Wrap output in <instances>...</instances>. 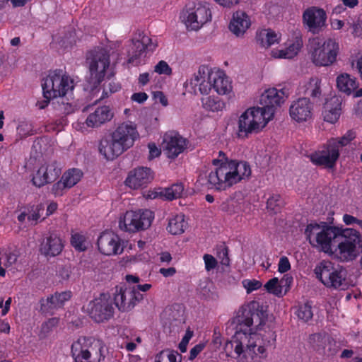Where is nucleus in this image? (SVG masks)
<instances>
[{
    "mask_svg": "<svg viewBox=\"0 0 362 362\" xmlns=\"http://www.w3.org/2000/svg\"><path fill=\"white\" fill-rule=\"evenodd\" d=\"M100 252L105 255L121 254L123 247L119 237L112 232H104L98 239Z\"/></svg>",
    "mask_w": 362,
    "mask_h": 362,
    "instance_id": "nucleus-21",
    "label": "nucleus"
},
{
    "mask_svg": "<svg viewBox=\"0 0 362 362\" xmlns=\"http://www.w3.org/2000/svg\"><path fill=\"white\" fill-rule=\"evenodd\" d=\"M54 109L61 115H69L74 111V106L65 101V99L61 98L56 103H54Z\"/></svg>",
    "mask_w": 362,
    "mask_h": 362,
    "instance_id": "nucleus-49",
    "label": "nucleus"
},
{
    "mask_svg": "<svg viewBox=\"0 0 362 362\" xmlns=\"http://www.w3.org/2000/svg\"><path fill=\"white\" fill-rule=\"evenodd\" d=\"M62 168L56 161L42 165L33 177V185L41 187L47 184L54 182L60 175Z\"/></svg>",
    "mask_w": 362,
    "mask_h": 362,
    "instance_id": "nucleus-20",
    "label": "nucleus"
},
{
    "mask_svg": "<svg viewBox=\"0 0 362 362\" xmlns=\"http://www.w3.org/2000/svg\"><path fill=\"white\" fill-rule=\"evenodd\" d=\"M163 351L164 352H165V358H167L168 362H177V358H182V356L178 354L177 351L170 349H166Z\"/></svg>",
    "mask_w": 362,
    "mask_h": 362,
    "instance_id": "nucleus-63",
    "label": "nucleus"
},
{
    "mask_svg": "<svg viewBox=\"0 0 362 362\" xmlns=\"http://www.w3.org/2000/svg\"><path fill=\"white\" fill-rule=\"evenodd\" d=\"M291 269V264L288 257L284 256L279 259L278 264V271L280 273H285Z\"/></svg>",
    "mask_w": 362,
    "mask_h": 362,
    "instance_id": "nucleus-57",
    "label": "nucleus"
},
{
    "mask_svg": "<svg viewBox=\"0 0 362 362\" xmlns=\"http://www.w3.org/2000/svg\"><path fill=\"white\" fill-rule=\"evenodd\" d=\"M142 299L143 295L135 289V286H116L114 303L121 312L130 311Z\"/></svg>",
    "mask_w": 362,
    "mask_h": 362,
    "instance_id": "nucleus-14",
    "label": "nucleus"
},
{
    "mask_svg": "<svg viewBox=\"0 0 362 362\" xmlns=\"http://www.w3.org/2000/svg\"><path fill=\"white\" fill-rule=\"evenodd\" d=\"M257 42L263 47H269L278 41L276 34L271 30H262L257 34Z\"/></svg>",
    "mask_w": 362,
    "mask_h": 362,
    "instance_id": "nucleus-38",
    "label": "nucleus"
},
{
    "mask_svg": "<svg viewBox=\"0 0 362 362\" xmlns=\"http://www.w3.org/2000/svg\"><path fill=\"white\" fill-rule=\"evenodd\" d=\"M89 339L83 338L78 339L71 346L72 356L76 362H88L90 352L88 350Z\"/></svg>",
    "mask_w": 362,
    "mask_h": 362,
    "instance_id": "nucleus-31",
    "label": "nucleus"
},
{
    "mask_svg": "<svg viewBox=\"0 0 362 362\" xmlns=\"http://www.w3.org/2000/svg\"><path fill=\"white\" fill-rule=\"evenodd\" d=\"M209 80L212 81L215 91L220 95L229 93L232 90L231 83L228 78L220 71L208 73Z\"/></svg>",
    "mask_w": 362,
    "mask_h": 362,
    "instance_id": "nucleus-27",
    "label": "nucleus"
},
{
    "mask_svg": "<svg viewBox=\"0 0 362 362\" xmlns=\"http://www.w3.org/2000/svg\"><path fill=\"white\" fill-rule=\"evenodd\" d=\"M339 53V43L332 38L322 42L315 37L309 40L308 54L312 63L317 67H328L337 62Z\"/></svg>",
    "mask_w": 362,
    "mask_h": 362,
    "instance_id": "nucleus-4",
    "label": "nucleus"
},
{
    "mask_svg": "<svg viewBox=\"0 0 362 362\" xmlns=\"http://www.w3.org/2000/svg\"><path fill=\"white\" fill-rule=\"evenodd\" d=\"M89 339L88 350L90 352V358L88 362H100L104 358L103 354V346L100 340Z\"/></svg>",
    "mask_w": 362,
    "mask_h": 362,
    "instance_id": "nucleus-37",
    "label": "nucleus"
},
{
    "mask_svg": "<svg viewBox=\"0 0 362 362\" xmlns=\"http://www.w3.org/2000/svg\"><path fill=\"white\" fill-rule=\"evenodd\" d=\"M305 94L311 97L314 103L322 101L321 80L317 77H312L305 86Z\"/></svg>",
    "mask_w": 362,
    "mask_h": 362,
    "instance_id": "nucleus-34",
    "label": "nucleus"
},
{
    "mask_svg": "<svg viewBox=\"0 0 362 362\" xmlns=\"http://www.w3.org/2000/svg\"><path fill=\"white\" fill-rule=\"evenodd\" d=\"M113 117V112L109 106L104 105L97 107L95 111L90 114L86 124L88 127L95 128L101 126Z\"/></svg>",
    "mask_w": 362,
    "mask_h": 362,
    "instance_id": "nucleus-26",
    "label": "nucleus"
},
{
    "mask_svg": "<svg viewBox=\"0 0 362 362\" xmlns=\"http://www.w3.org/2000/svg\"><path fill=\"white\" fill-rule=\"evenodd\" d=\"M218 154L219 158L212 160L213 165L218 166L208 175L209 188L226 190L251 175L250 166L247 162L229 160L223 151Z\"/></svg>",
    "mask_w": 362,
    "mask_h": 362,
    "instance_id": "nucleus-2",
    "label": "nucleus"
},
{
    "mask_svg": "<svg viewBox=\"0 0 362 362\" xmlns=\"http://www.w3.org/2000/svg\"><path fill=\"white\" fill-rule=\"evenodd\" d=\"M317 278L327 288L346 290L349 284L346 272L341 267L334 266L329 261H322L315 269Z\"/></svg>",
    "mask_w": 362,
    "mask_h": 362,
    "instance_id": "nucleus-7",
    "label": "nucleus"
},
{
    "mask_svg": "<svg viewBox=\"0 0 362 362\" xmlns=\"http://www.w3.org/2000/svg\"><path fill=\"white\" fill-rule=\"evenodd\" d=\"M202 107L206 111L218 112L225 108V103L218 97L208 96L202 98Z\"/></svg>",
    "mask_w": 362,
    "mask_h": 362,
    "instance_id": "nucleus-36",
    "label": "nucleus"
},
{
    "mask_svg": "<svg viewBox=\"0 0 362 362\" xmlns=\"http://www.w3.org/2000/svg\"><path fill=\"white\" fill-rule=\"evenodd\" d=\"M71 243L76 250L79 251H84L86 249L85 237L83 235L78 233L72 235Z\"/></svg>",
    "mask_w": 362,
    "mask_h": 362,
    "instance_id": "nucleus-50",
    "label": "nucleus"
},
{
    "mask_svg": "<svg viewBox=\"0 0 362 362\" xmlns=\"http://www.w3.org/2000/svg\"><path fill=\"white\" fill-rule=\"evenodd\" d=\"M147 94L144 92L136 93L132 95V100L139 103H143L144 101L147 100Z\"/></svg>",
    "mask_w": 362,
    "mask_h": 362,
    "instance_id": "nucleus-64",
    "label": "nucleus"
},
{
    "mask_svg": "<svg viewBox=\"0 0 362 362\" xmlns=\"http://www.w3.org/2000/svg\"><path fill=\"white\" fill-rule=\"evenodd\" d=\"M187 225L185 216L180 214L169 219L167 230L172 235H180L185 232Z\"/></svg>",
    "mask_w": 362,
    "mask_h": 362,
    "instance_id": "nucleus-35",
    "label": "nucleus"
},
{
    "mask_svg": "<svg viewBox=\"0 0 362 362\" xmlns=\"http://www.w3.org/2000/svg\"><path fill=\"white\" fill-rule=\"evenodd\" d=\"M270 119L261 108H248L239 117L238 137L247 138L250 134L259 133Z\"/></svg>",
    "mask_w": 362,
    "mask_h": 362,
    "instance_id": "nucleus-8",
    "label": "nucleus"
},
{
    "mask_svg": "<svg viewBox=\"0 0 362 362\" xmlns=\"http://www.w3.org/2000/svg\"><path fill=\"white\" fill-rule=\"evenodd\" d=\"M17 133L21 139L33 135L34 131L32 123L27 120L21 121L17 127Z\"/></svg>",
    "mask_w": 362,
    "mask_h": 362,
    "instance_id": "nucleus-48",
    "label": "nucleus"
},
{
    "mask_svg": "<svg viewBox=\"0 0 362 362\" xmlns=\"http://www.w3.org/2000/svg\"><path fill=\"white\" fill-rule=\"evenodd\" d=\"M308 344L311 350L322 356H334L339 351L334 339L325 332L310 334Z\"/></svg>",
    "mask_w": 362,
    "mask_h": 362,
    "instance_id": "nucleus-15",
    "label": "nucleus"
},
{
    "mask_svg": "<svg viewBox=\"0 0 362 362\" xmlns=\"http://www.w3.org/2000/svg\"><path fill=\"white\" fill-rule=\"evenodd\" d=\"M338 227L329 226L325 222L320 224L311 223L305 228V234L309 243L313 246L320 247L325 252L332 251L336 247Z\"/></svg>",
    "mask_w": 362,
    "mask_h": 362,
    "instance_id": "nucleus-5",
    "label": "nucleus"
},
{
    "mask_svg": "<svg viewBox=\"0 0 362 362\" xmlns=\"http://www.w3.org/2000/svg\"><path fill=\"white\" fill-rule=\"evenodd\" d=\"M206 344L204 342H201L197 345H195L189 352V359L190 361L194 360L205 348Z\"/></svg>",
    "mask_w": 362,
    "mask_h": 362,
    "instance_id": "nucleus-59",
    "label": "nucleus"
},
{
    "mask_svg": "<svg viewBox=\"0 0 362 362\" xmlns=\"http://www.w3.org/2000/svg\"><path fill=\"white\" fill-rule=\"evenodd\" d=\"M181 17L187 28L197 30L211 19V11L206 5L200 2H189Z\"/></svg>",
    "mask_w": 362,
    "mask_h": 362,
    "instance_id": "nucleus-10",
    "label": "nucleus"
},
{
    "mask_svg": "<svg viewBox=\"0 0 362 362\" xmlns=\"http://www.w3.org/2000/svg\"><path fill=\"white\" fill-rule=\"evenodd\" d=\"M211 344L214 349H219L222 344V337L218 327H215L214 329V334Z\"/></svg>",
    "mask_w": 362,
    "mask_h": 362,
    "instance_id": "nucleus-56",
    "label": "nucleus"
},
{
    "mask_svg": "<svg viewBox=\"0 0 362 362\" xmlns=\"http://www.w3.org/2000/svg\"><path fill=\"white\" fill-rule=\"evenodd\" d=\"M64 248V243L59 235L50 233L45 237L40 245V252L47 257L59 255Z\"/></svg>",
    "mask_w": 362,
    "mask_h": 362,
    "instance_id": "nucleus-24",
    "label": "nucleus"
},
{
    "mask_svg": "<svg viewBox=\"0 0 362 362\" xmlns=\"http://www.w3.org/2000/svg\"><path fill=\"white\" fill-rule=\"evenodd\" d=\"M154 71L159 74L170 75L172 69L165 61H160L154 67Z\"/></svg>",
    "mask_w": 362,
    "mask_h": 362,
    "instance_id": "nucleus-54",
    "label": "nucleus"
},
{
    "mask_svg": "<svg viewBox=\"0 0 362 362\" xmlns=\"http://www.w3.org/2000/svg\"><path fill=\"white\" fill-rule=\"evenodd\" d=\"M336 256L342 262L354 259L356 257V248L351 244L347 245L344 242L336 241Z\"/></svg>",
    "mask_w": 362,
    "mask_h": 362,
    "instance_id": "nucleus-33",
    "label": "nucleus"
},
{
    "mask_svg": "<svg viewBox=\"0 0 362 362\" xmlns=\"http://www.w3.org/2000/svg\"><path fill=\"white\" fill-rule=\"evenodd\" d=\"M313 106L308 98H300L293 102L289 108L291 117L298 122H306L312 117Z\"/></svg>",
    "mask_w": 362,
    "mask_h": 362,
    "instance_id": "nucleus-22",
    "label": "nucleus"
},
{
    "mask_svg": "<svg viewBox=\"0 0 362 362\" xmlns=\"http://www.w3.org/2000/svg\"><path fill=\"white\" fill-rule=\"evenodd\" d=\"M341 111V101L337 97H332L327 100L323 106L322 115L325 121L329 123L336 122Z\"/></svg>",
    "mask_w": 362,
    "mask_h": 362,
    "instance_id": "nucleus-28",
    "label": "nucleus"
},
{
    "mask_svg": "<svg viewBox=\"0 0 362 362\" xmlns=\"http://www.w3.org/2000/svg\"><path fill=\"white\" fill-rule=\"evenodd\" d=\"M327 14L322 8L312 6L304 11L303 23L308 30L313 34H318L327 26Z\"/></svg>",
    "mask_w": 362,
    "mask_h": 362,
    "instance_id": "nucleus-19",
    "label": "nucleus"
},
{
    "mask_svg": "<svg viewBox=\"0 0 362 362\" xmlns=\"http://www.w3.org/2000/svg\"><path fill=\"white\" fill-rule=\"evenodd\" d=\"M139 137L135 124L123 122L111 134L110 141H100L99 151L107 160H112L133 146Z\"/></svg>",
    "mask_w": 362,
    "mask_h": 362,
    "instance_id": "nucleus-3",
    "label": "nucleus"
},
{
    "mask_svg": "<svg viewBox=\"0 0 362 362\" xmlns=\"http://www.w3.org/2000/svg\"><path fill=\"white\" fill-rule=\"evenodd\" d=\"M199 91L201 94L203 95H207L209 93L210 90L213 88L212 86V81L211 80H209V78L207 77V80H204L199 85Z\"/></svg>",
    "mask_w": 362,
    "mask_h": 362,
    "instance_id": "nucleus-58",
    "label": "nucleus"
},
{
    "mask_svg": "<svg viewBox=\"0 0 362 362\" xmlns=\"http://www.w3.org/2000/svg\"><path fill=\"white\" fill-rule=\"evenodd\" d=\"M71 297L70 291L55 293L47 298H41L40 311L43 313H52L54 309L62 307L64 302L69 300Z\"/></svg>",
    "mask_w": 362,
    "mask_h": 362,
    "instance_id": "nucleus-25",
    "label": "nucleus"
},
{
    "mask_svg": "<svg viewBox=\"0 0 362 362\" xmlns=\"http://www.w3.org/2000/svg\"><path fill=\"white\" fill-rule=\"evenodd\" d=\"M288 90L272 88L266 90L260 97V108L272 119L274 114V107L280 106L288 97Z\"/></svg>",
    "mask_w": 362,
    "mask_h": 362,
    "instance_id": "nucleus-16",
    "label": "nucleus"
},
{
    "mask_svg": "<svg viewBox=\"0 0 362 362\" xmlns=\"http://www.w3.org/2000/svg\"><path fill=\"white\" fill-rule=\"evenodd\" d=\"M161 146L166 156L174 159L187 148V141L179 133L170 131L164 134Z\"/></svg>",
    "mask_w": 362,
    "mask_h": 362,
    "instance_id": "nucleus-18",
    "label": "nucleus"
},
{
    "mask_svg": "<svg viewBox=\"0 0 362 362\" xmlns=\"http://www.w3.org/2000/svg\"><path fill=\"white\" fill-rule=\"evenodd\" d=\"M45 209V206L42 204H37V206H33L31 207L30 212L31 214L28 216V220H32L35 221H37V220L41 217V211H43Z\"/></svg>",
    "mask_w": 362,
    "mask_h": 362,
    "instance_id": "nucleus-53",
    "label": "nucleus"
},
{
    "mask_svg": "<svg viewBox=\"0 0 362 362\" xmlns=\"http://www.w3.org/2000/svg\"><path fill=\"white\" fill-rule=\"evenodd\" d=\"M356 137V133L352 130H349L344 135L339 138H332L329 140L336 143L335 146L340 151L342 148L349 144Z\"/></svg>",
    "mask_w": 362,
    "mask_h": 362,
    "instance_id": "nucleus-45",
    "label": "nucleus"
},
{
    "mask_svg": "<svg viewBox=\"0 0 362 362\" xmlns=\"http://www.w3.org/2000/svg\"><path fill=\"white\" fill-rule=\"evenodd\" d=\"M112 300L107 293H101L90 300L86 307V312L96 322H104L113 317Z\"/></svg>",
    "mask_w": 362,
    "mask_h": 362,
    "instance_id": "nucleus-11",
    "label": "nucleus"
},
{
    "mask_svg": "<svg viewBox=\"0 0 362 362\" xmlns=\"http://www.w3.org/2000/svg\"><path fill=\"white\" fill-rule=\"evenodd\" d=\"M132 46L128 52V63L138 65L139 59L146 51H153L157 45L152 42V40L143 32H138L132 40Z\"/></svg>",
    "mask_w": 362,
    "mask_h": 362,
    "instance_id": "nucleus-17",
    "label": "nucleus"
},
{
    "mask_svg": "<svg viewBox=\"0 0 362 362\" xmlns=\"http://www.w3.org/2000/svg\"><path fill=\"white\" fill-rule=\"evenodd\" d=\"M42 87L44 97H62L74 88V81L69 76L63 74L62 70L57 69L51 72L45 78Z\"/></svg>",
    "mask_w": 362,
    "mask_h": 362,
    "instance_id": "nucleus-9",
    "label": "nucleus"
},
{
    "mask_svg": "<svg viewBox=\"0 0 362 362\" xmlns=\"http://www.w3.org/2000/svg\"><path fill=\"white\" fill-rule=\"evenodd\" d=\"M149 149V159L151 160L160 155L161 151L157 147L155 143H149L148 145Z\"/></svg>",
    "mask_w": 362,
    "mask_h": 362,
    "instance_id": "nucleus-62",
    "label": "nucleus"
},
{
    "mask_svg": "<svg viewBox=\"0 0 362 362\" xmlns=\"http://www.w3.org/2000/svg\"><path fill=\"white\" fill-rule=\"evenodd\" d=\"M303 46L300 40H296L295 42L290 45L284 49L279 51V54L276 56L279 58L292 59L297 55Z\"/></svg>",
    "mask_w": 362,
    "mask_h": 362,
    "instance_id": "nucleus-41",
    "label": "nucleus"
},
{
    "mask_svg": "<svg viewBox=\"0 0 362 362\" xmlns=\"http://www.w3.org/2000/svg\"><path fill=\"white\" fill-rule=\"evenodd\" d=\"M243 285L244 288L247 290V293H250L259 288L262 284L259 281L255 279H245L243 281Z\"/></svg>",
    "mask_w": 362,
    "mask_h": 362,
    "instance_id": "nucleus-51",
    "label": "nucleus"
},
{
    "mask_svg": "<svg viewBox=\"0 0 362 362\" xmlns=\"http://www.w3.org/2000/svg\"><path fill=\"white\" fill-rule=\"evenodd\" d=\"M266 315L257 302L243 306L228 321L235 329L231 339L224 346L226 356L240 362H262L267 357L269 348L275 346L276 335L269 331L262 334L252 332V327L259 328L264 323Z\"/></svg>",
    "mask_w": 362,
    "mask_h": 362,
    "instance_id": "nucleus-1",
    "label": "nucleus"
},
{
    "mask_svg": "<svg viewBox=\"0 0 362 362\" xmlns=\"http://www.w3.org/2000/svg\"><path fill=\"white\" fill-rule=\"evenodd\" d=\"M293 282V277L288 274H285L283 278L279 280V284L283 285V288L285 287L284 292H283V296L285 295L287 291L289 290L290 286Z\"/></svg>",
    "mask_w": 362,
    "mask_h": 362,
    "instance_id": "nucleus-60",
    "label": "nucleus"
},
{
    "mask_svg": "<svg viewBox=\"0 0 362 362\" xmlns=\"http://www.w3.org/2000/svg\"><path fill=\"white\" fill-rule=\"evenodd\" d=\"M296 315L300 320L305 322L311 320L313 316L311 303L306 302L303 305H300L296 311Z\"/></svg>",
    "mask_w": 362,
    "mask_h": 362,
    "instance_id": "nucleus-44",
    "label": "nucleus"
},
{
    "mask_svg": "<svg viewBox=\"0 0 362 362\" xmlns=\"http://www.w3.org/2000/svg\"><path fill=\"white\" fill-rule=\"evenodd\" d=\"M250 25L247 15L243 11H237L233 14V19L230 23L229 28L235 35H243Z\"/></svg>",
    "mask_w": 362,
    "mask_h": 362,
    "instance_id": "nucleus-30",
    "label": "nucleus"
},
{
    "mask_svg": "<svg viewBox=\"0 0 362 362\" xmlns=\"http://www.w3.org/2000/svg\"><path fill=\"white\" fill-rule=\"evenodd\" d=\"M283 205L284 201L279 194L272 195L268 199L267 202V209L274 214L279 212Z\"/></svg>",
    "mask_w": 362,
    "mask_h": 362,
    "instance_id": "nucleus-47",
    "label": "nucleus"
},
{
    "mask_svg": "<svg viewBox=\"0 0 362 362\" xmlns=\"http://www.w3.org/2000/svg\"><path fill=\"white\" fill-rule=\"evenodd\" d=\"M218 257L221 259V264L222 265L228 266L230 264V259L228 257V250L227 247H223L218 252Z\"/></svg>",
    "mask_w": 362,
    "mask_h": 362,
    "instance_id": "nucleus-61",
    "label": "nucleus"
},
{
    "mask_svg": "<svg viewBox=\"0 0 362 362\" xmlns=\"http://www.w3.org/2000/svg\"><path fill=\"white\" fill-rule=\"evenodd\" d=\"M335 144L329 139L317 151L308 156L310 161L317 166H322L327 169L334 168L340 155V151Z\"/></svg>",
    "mask_w": 362,
    "mask_h": 362,
    "instance_id": "nucleus-13",
    "label": "nucleus"
},
{
    "mask_svg": "<svg viewBox=\"0 0 362 362\" xmlns=\"http://www.w3.org/2000/svg\"><path fill=\"white\" fill-rule=\"evenodd\" d=\"M183 192V185L182 183H175L171 187L165 189L163 195L166 199L173 200L181 197Z\"/></svg>",
    "mask_w": 362,
    "mask_h": 362,
    "instance_id": "nucleus-43",
    "label": "nucleus"
},
{
    "mask_svg": "<svg viewBox=\"0 0 362 362\" xmlns=\"http://www.w3.org/2000/svg\"><path fill=\"white\" fill-rule=\"evenodd\" d=\"M198 291L199 294L205 299L216 300L218 298L213 283L209 280L200 282Z\"/></svg>",
    "mask_w": 362,
    "mask_h": 362,
    "instance_id": "nucleus-40",
    "label": "nucleus"
},
{
    "mask_svg": "<svg viewBox=\"0 0 362 362\" xmlns=\"http://www.w3.org/2000/svg\"><path fill=\"white\" fill-rule=\"evenodd\" d=\"M207 74L206 73L205 67H199L198 71L194 74L192 77L185 82V86H190L192 89L196 92V87L206 78Z\"/></svg>",
    "mask_w": 362,
    "mask_h": 362,
    "instance_id": "nucleus-42",
    "label": "nucleus"
},
{
    "mask_svg": "<svg viewBox=\"0 0 362 362\" xmlns=\"http://www.w3.org/2000/svg\"><path fill=\"white\" fill-rule=\"evenodd\" d=\"M83 177V172L78 168H71L65 171L62 176L68 188L76 185Z\"/></svg>",
    "mask_w": 362,
    "mask_h": 362,
    "instance_id": "nucleus-39",
    "label": "nucleus"
},
{
    "mask_svg": "<svg viewBox=\"0 0 362 362\" xmlns=\"http://www.w3.org/2000/svg\"><path fill=\"white\" fill-rule=\"evenodd\" d=\"M203 259L206 271H211L216 267L217 260L211 255L206 254L204 255Z\"/></svg>",
    "mask_w": 362,
    "mask_h": 362,
    "instance_id": "nucleus-55",
    "label": "nucleus"
},
{
    "mask_svg": "<svg viewBox=\"0 0 362 362\" xmlns=\"http://www.w3.org/2000/svg\"><path fill=\"white\" fill-rule=\"evenodd\" d=\"M153 218V213L148 209L127 211L119 225L122 230L134 233L149 228Z\"/></svg>",
    "mask_w": 362,
    "mask_h": 362,
    "instance_id": "nucleus-12",
    "label": "nucleus"
},
{
    "mask_svg": "<svg viewBox=\"0 0 362 362\" xmlns=\"http://www.w3.org/2000/svg\"><path fill=\"white\" fill-rule=\"evenodd\" d=\"M153 179V173L149 168L139 167L131 170L125 180L127 186L132 189L146 187Z\"/></svg>",
    "mask_w": 362,
    "mask_h": 362,
    "instance_id": "nucleus-23",
    "label": "nucleus"
},
{
    "mask_svg": "<svg viewBox=\"0 0 362 362\" xmlns=\"http://www.w3.org/2000/svg\"><path fill=\"white\" fill-rule=\"evenodd\" d=\"M86 60L90 72L87 79L88 88L93 90L105 78L106 70L110 66V54L105 48L97 47L88 52Z\"/></svg>",
    "mask_w": 362,
    "mask_h": 362,
    "instance_id": "nucleus-6",
    "label": "nucleus"
},
{
    "mask_svg": "<svg viewBox=\"0 0 362 362\" xmlns=\"http://www.w3.org/2000/svg\"><path fill=\"white\" fill-rule=\"evenodd\" d=\"M337 241L344 242L347 245L351 244L354 247L362 248V236L358 230L354 228H338Z\"/></svg>",
    "mask_w": 362,
    "mask_h": 362,
    "instance_id": "nucleus-29",
    "label": "nucleus"
},
{
    "mask_svg": "<svg viewBox=\"0 0 362 362\" xmlns=\"http://www.w3.org/2000/svg\"><path fill=\"white\" fill-rule=\"evenodd\" d=\"M66 189H69L66 185V182L63 181V179H61L54 183L52 187V193L54 194L55 197L62 196L64 194V192Z\"/></svg>",
    "mask_w": 362,
    "mask_h": 362,
    "instance_id": "nucleus-52",
    "label": "nucleus"
},
{
    "mask_svg": "<svg viewBox=\"0 0 362 362\" xmlns=\"http://www.w3.org/2000/svg\"><path fill=\"white\" fill-rule=\"evenodd\" d=\"M337 86L340 91L350 95L357 89L358 84L356 78L351 77L348 74H342L337 78Z\"/></svg>",
    "mask_w": 362,
    "mask_h": 362,
    "instance_id": "nucleus-32",
    "label": "nucleus"
},
{
    "mask_svg": "<svg viewBox=\"0 0 362 362\" xmlns=\"http://www.w3.org/2000/svg\"><path fill=\"white\" fill-rule=\"evenodd\" d=\"M266 290L278 297L283 296V285L279 284L278 278L274 277L269 280L264 285Z\"/></svg>",
    "mask_w": 362,
    "mask_h": 362,
    "instance_id": "nucleus-46",
    "label": "nucleus"
}]
</instances>
